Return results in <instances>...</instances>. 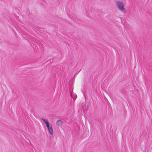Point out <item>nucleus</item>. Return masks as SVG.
Returning <instances> with one entry per match:
<instances>
[{
  "mask_svg": "<svg viewBox=\"0 0 152 152\" xmlns=\"http://www.w3.org/2000/svg\"><path fill=\"white\" fill-rule=\"evenodd\" d=\"M50 128H49V129H48V130L49 134H50V135H52L53 134V130L52 125H50Z\"/></svg>",
  "mask_w": 152,
  "mask_h": 152,
  "instance_id": "39448f33",
  "label": "nucleus"
},
{
  "mask_svg": "<svg viewBox=\"0 0 152 152\" xmlns=\"http://www.w3.org/2000/svg\"><path fill=\"white\" fill-rule=\"evenodd\" d=\"M63 122L61 120H58L56 122V124L57 125L61 126Z\"/></svg>",
  "mask_w": 152,
  "mask_h": 152,
  "instance_id": "0eeeda50",
  "label": "nucleus"
},
{
  "mask_svg": "<svg viewBox=\"0 0 152 152\" xmlns=\"http://www.w3.org/2000/svg\"><path fill=\"white\" fill-rule=\"evenodd\" d=\"M70 95L72 98L74 99H75L77 97V95L75 94H73L72 92L70 93Z\"/></svg>",
  "mask_w": 152,
  "mask_h": 152,
  "instance_id": "423d86ee",
  "label": "nucleus"
},
{
  "mask_svg": "<svg viewBox=\"0 0 152 152\" xmlns=\"http://www.w3.org/2000/svg\"><path fill=\"white\" fill-rule=\"evenodd\" d=\"M117 7L121 11L124 12V3L122 1H116Z\"/></svg>",
  "mask_w": 152,
  "mask_h": 152,
  "instance_id": "f257e3e1",
  "label": "nucleus"
},
{
  "mask_svg": "<svg viewBox=\"0 0 152 152\" xmlns=\"http://www.w3.org/2000/svg\"><path fill=\"white\" fill-rule=\"evenodd\" d=\"M41 119L44 121V123L46 124V126L48 128V129L50 128V125H52L50 124V123L48 121L46 120L45 119H44L42 118H41Z\"/></svg>",
  "mask_w": 152,
  "mask_h": 152,
  "instance_id": "7ed1b4c3",
  "label": "nucleus"
},
{
  "mask_svg": "<svg viewBox=\"0 0 152 152\" xmlns=\"http://www.w3.org/2000/svg\"><path fill=\"white\" fill-rule=\"evenodd\" d=\"M41 119L44 121V123L46 124V126L48 128V129L50 128V125H52L50 124V123L48 121L46 120L45 119H44L42 118H41Z\"/></svg>",
  "mask_w": 152,
  "mask_h": 152,
  "instance_id": "f03ea898",
  "label": "nucleus"
},
{
  "mask_svg": "<svg viewBox=\"0 0 152 152\" xmlns=\"http://www.w3.org/2000/svg\"><path fill=\"white\" fill-rule=\"evenodd\" d=\"M41 119L44 121V123L46 124V126L48 128V129L50 128V125H52L50 124V123L48 121L46 120L45 119H44L42 118H41Z\"/></svg>",
  "mask_w": 152,
  "mask_h": 152,
  "instance_id": "20e7f679",
  "label": "nucleus"
}]
</instances>
